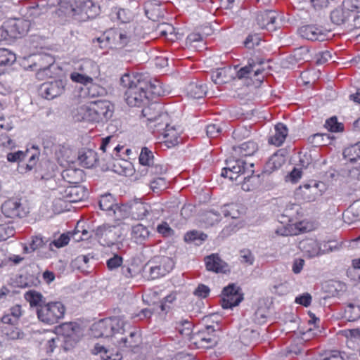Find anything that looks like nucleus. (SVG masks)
<instances>
[{
	"label": "nucleus",
	"mask_w": 360,
	"mask_h": 360,
	"mask_svg": "<svg viewBox=\"0 0 360 360\" xmlns=\"http://www.w3.org/2000/svg\"><path fill=\"white\" fill-rule=\"evenodd\" d=\"M192 323L188 320H181L176 323V330L183 336H188L192 331Z\"/></svg>",
	"instance_id": "obj_56"
},
{
	"label": "nucleus",
	"mask_w": 360,
	"mask_h": 360,
	"mask_svg": "<svg viewBox=\"0 0 360 360\" xmlns=\"http://www.w3.org/2000/svg\"><path fill=\"white\" fill-rule=\"evenodd\" d=\"M274 131L275 133L269 137L268 142L269 144L278 147L285 141L288 134V129L285 124L280 122L275 125Z\"/></svg>",
	"instance_id": "obj_24"
},
{
	"label": "nucleus",
	"mask_w": 360,
	"mask_h": 360,
	"mask_svg": "<svg viewBox=\"0 0 360 360\" xmlns=\"http://www.w3.org/2000/svg\"><path fill=\"white\" fill-rule=\"evenodd\" d=\"M39 150L37 146H32L28 158L27 163H23L18 165V170L20 173H27L32 171L37 165L39 160Z\"/></svg>",
	"instance_id": "obj_33"
},
{
	"label": "nucleus",
	"mask_w": 360,
	"mask_h": 360,
	"mask_svg": "<svg viewBox=\"0 0 360 360\" xmlns=\"http://www.w3.org/2000/svg\"><path fill=\"white\" fill-rule=\"evenodd\" d=\"M139 334L136 330L129 331V335L122 336L117 340V345L120 348L135 347L139 342Z\"/></svg>",
	"instance_id": "obj_40"
},
{
	"label": "nucleus",
	"mask_w": 360,
	"mask_h": 360,
	"mask_svg": "<svg viewBox=\"0 0 360 360\" xmlns=\"http://www.w3.org/2000/svg\"><path fill=\"white\" fill-rule=\"evenodd\" d=\"M54 166V164L50 161L46 160L41 162L39 167L36 170L37 178L41 179H50L53 176Z\"/></svg>",
	"instance_id": "obj_43"
},
{
	"label": "nucleus",
	"mask_w": 360,
	"mask_h": 360,
	"mask_svg": "<svg viewBox=\"0 0 360 360\" xmlns=\"http://www.w3.org/2000/svg\"><path fill=\"white\" fill-rule=\"evenodd\" d=\"M352 15V11L348 8H336L330 13V20L337 25H345L347 28L349 18Z\"/></svg>",
	"instance_id": "obj_22"
},
{
	"label": "nucleus",
	"mask_w": 360,
	"mask_h": 360,
	"mask_svg": "<svg viewBox=\"0 0 360 360\" xmlns=\"http://www.w3.org/2000/svg\"><path fill=\"white\" fill-rule=\"evenodd\" d=\"M343 156L349 162H355L360 159V141L345 148Z\"/></svg>",
	"instance_id": "obj_50"
},
{
	"label": "nucleus",
	"mask_w": 360,
	"mask_h": 360,
	"mask_svg": "<svg viewBox=\"0 0 360 360\" xmlns=\"http://www.w3.org/2000/svg\"><path fill=\"white\" fill-rule=\"evenodd\" d=\"M186 91L191 98H200L206 94L207 86L202 81L192 80L186 86Z\"/></svg>",
	"instance_id": "obj_26"
},
{
	"label": "nucleus",
	"mask_w": 360,
	"mask_h": 360,
	"mask_svg": "<svg viewBox=\"0 0 360 360\" xmlns=\"http://www.w3.org/2000/svg\"><path fill=\"white\" fill-rule=\"evenodd\" d=\"M24 297L27 301L31 307H36L37 309L40 306L44 305L45 302L43 300V295L35 290H29L24 295Z\"/></svg>",
	"instance_id": "obj_49"
},
{
	"label": "nucleus",
	"mask_w": 360,
	"mask_h": 360,
	"mask_svg": "<svg viewBox=\"0 0 360 360\" xmlns=\"http://www.w3.org/2000/svg\"><path fill=\"white\" fill-rule=\"evenodd\" d=\"M82 91H84L85 96L89 98L102 96L106 94V91L103 87L94 83L93 81L90 82L86 87L82 88Z\"/></svg>",
	"instance_id": "obj_48"
},
{
	"label": "nucleus",
	"mask_w": 360,
	"mask_h": 360,
	"mask_svg": "<svg viewBox=\"0 0 360 360\" xmlns=\"http://www.w3.org/2000/svg\"><path fill=\"white\" fill-rule=\"evenodd\" d=\"M221 306L223 309H232L243 300L240 288L234 283L229 284L222 290Z\"/></svg>",
	"instance_id": "obj_12"
},
{
	"label": "nucleus",
	"mask_w": 360,
	"mask_h": 360,
	"mask_svg": "<svg viewBox=\"0 0 360 360\" xmlns=\"http://www.w3.org/2000/svg\"><path fill=\"white\" fill-rule=\"evenodd\" d=\"M298 247L300 250L303 252L304 255L309 258L318 257L337 249L336 246L325 244L324 249L321 250L319 243L316 240L312 238L302 240L300 242Z\"/></svg>",
	"instance_id": "obj_10"
},
{
	"label": "nucleus",
	"mask_w": 360,
	"mask_h": 360,
	"mask_svg": "<svg viewBox=\"0 0 360 360\" xmlns=\"http://www.w3.org/2000/svg\"><path fill=\"white\" fill-rule=\"evenodd\" d=\"M214 332L215 329L212 326H207L205 330L193 334L191 339L199 348H210L217 342Z\"/></svg>",
	"instance_id": "obj_14"
},
{
	"label": "nucleus",
	"mask_w": 360,
	"mask_h": 360,
	"mask_svg": "<svg viewBox=\"0 0 360 360\" xmlns=\"http://www.w3.org/2000/svg\"><path fill=\"white\" fill-rule=\"evenodd\" d=\"M1 211L5 217L8 218H23L27 215L25 207L18 198H10L6 200L1 205Z\"/></svg>",
	"instance_id": "obj_16"
},
{
	"label": "nucleus",
	"mask_w": 360,
	"mask_h": 360,
	"mask_svg": "<svg viewBox=\"0 0 360 360\" xmlns=\"http://www.w3.org/2000/svg\"><path fill=\"white\" fill-rule=\"evenodd\" d=\"M310 360H359L354 353H347L338 350L327 352L314 356Z\"/></svg>",
	"instance_id": "obj_20"
},
{
	"label": "nucleus",
	"mask_w": 360,
	"mask_h": 360,
	"mask_svg": "<svg viewBox=\"0 0 360 360\" xmlns=\"http://www.w3.org/2000/svg\"><path fill=\"white\" fill-rule=\"evenodd\" d=\"M131 217L135 220H143L149 214L150 206L146 202L134 201L129 205Z\"/></svg>",
	"instance_id": "obj_23"
},
{
	"label": "nucleus",
	"mask_w": 360,
	"mask_h": 360,
	"mask_svg": "<svg viewBox=\"0 0 360 360\" xmlns=\"http://www.w3.org/2000/svg\"><path fill=\"white\" fill-rule=\"evenodd\" d=\"M110 326L108 318L101 319L91 326V335L96 338L111 337L113 335Z\"/></svg>",
	"instance_id": "obj_21"
},
{
	"label": "nucleus",
	"mask_w": 360,
	"mask_h": 360,
	"mask_svg": "<svg viewBox=\"0 0 360 360\" xmlns=\"http://www.w3.org/2000/svg\"><path fill=\"white\" fill-rule=\"evenodd\" d=\"M278 19L281 20L279 15L273 11H266L259 12L256 17L257 25L261 29L266 30L269 32L276 30L280 27Z\"/></svg>",
	"instance_id": "obj_15"
},
{
	"label": "nucleus",
	"mask_w": 360,
	"mask_h": 360,
	"mask_svg": "<svg viewBox=\"0 0 360 360\" xmlns=\"http://www.w3.org/2000/svg\"><path fill=\"white\" fill-rule=\"evenodd\" d=\"M264 61L258 58H250L248 64L236 71V77L238 79H250L253 81L262 82L265 77Z\"/></svg>",
	"instance_id": "obj_7"
},
{
	"label": "nucleus",
	"mask_w": 360,
	"mask_h": 360,
	"mask_svg": "<svg viewBox=\"0 0 360 360\" xmlns=\"http://www.w3.org/2000/svg\"><path fill=\"white\" fill-rule=\"evenodd\" d=\"M162 106L158 103H151L145 106L141 111L142 116L146 117L149 122L155 121V119L162 115Z\"/></svg>",
	"instance_id": "obj_38"
},
{
	"label": "nucleus",
	"mask_w": 360,
	"mask_h": 360,
	"mask_svg": "<svg viewBox=\"0 0 360 360\" xmlns=\"http://www.w3.org/2000/svg\"><path fill=\"white\" fill-rule=\"evenodd\" d=\"M18 324L2 323L1 326V333L4 337L8 340H16L24 338V333L18 327Z\"/></svg>",
	"instance_id": "obj_32"
},
{
	"label": "nucleus",
	"mask_w": 360,
	"mask_h": 360,
	"mask_svg": "<svg viewBox=\"0 0 360 360\" xmlns=\"http://www.w3.org/2000/svg\"><path fill=\"white\" fill-rule=\"evenodd\" d=\"M299 189L303 195L304 200L307 201H313L315 200V193L317 189V184L316 182H314L313 186L309 184H303L300 186Z\"/></svg>",
	"instance_id": "obj_52"
},
{
	"label": "nucleus",
	"mask_w": 360,
	"mask_h": 360,
	"mask_svg": "<svg viewBox=\"0 0 360 360\" xmlns=\"http://www.w3.org/2000/svg\"><path fill=\"white\" fill-rule=\"evenodd\" d=\"M98 205L101 210L105 211L108 215L116 206L115 199L112 194L105 193L101 195Z\"/></svg>",
	"instance_id": "obj_47"
},
{
	"label": "nucleus",
	"mask_w": 360,
	"mask_h": 360,
	"mask_svg": "<svg viewBox=\"0 0 360 360\" xmlns=\"http://www.w3.org/2000/svg\"><path fill=\"white\" fill-rule=\"evenodd\" d=\"M123 258L120 255L115 254L112 257L107 260L106 265L109 270L112 271L121 266Z\"/></svg>",
	"instance_id": "obj_64"
},
{
	"label": "nucleus",
	"mask_w": 360,
	"mask_h": 360,
	"mask_svg": "<svg viewBox=\"0 0 360 360\" xmlns=\"http://www.w3.org/2000/svg\"><path fill=\"white\" fill-rule=\"evenodd\" d=\"M144 78L146 79V82L148 84L147 86V93L149 95V92L151 94H154L155 96H160L163 94L162 90L161 83L159 81H154L152 82L150 79H148L145 76Z\"/></svg>",
	"instance_id": "obj_61"
},
{
	"label": "nucleus",
	"mask_w": 360,
	"mask_h": 360,
	"mask_svg": "<svg viewBox=\"0 0 360 360\" xmlns=\"http://www.w3.org/2000/svg\"><path fill=\"white\" fill-rule=\"evenodd\" d=\"M131 40V36L125 30L120 28H112L106 30L103 34L94 40L97 41L101 49H122L126 46Z\"/></svg>",
	"instance_id": "obj_4"
},
{
	"label": "nucleus",
	"mask_w": 360,
	"mask_h": 360,
	"mask_svg": "<svg viewBox=\"0 0 360 360\" xmlns=\"http://www.w3.org/2000/svg\"><path fill=\"white\" fill-rule=\"evenodd\" d=\"M139 160L141 165L144 166H150L154 163L153 153L147 147L142 148Z\"/></svg>",
	"instance_id": "obj_54"
},
{
	"label": "nucleus",
	"mask_w": 360,
	"mask_h": 360,
	"mask_svg": "<svg viewBox=\"0 0 360 360\" xmlns=\"http://www.w3.org/2000/svg\"><path fill=\"white\" fill-rule=\"evenodd\" d=\"M78 160L83 167L91 168L98 162L97 153L91 149H84L79 152Z\"/></svg>",
	"instance_id": "obj_30"
},
{
	"label": "nucleus",
	"mask_w": 360,
	"mask_h": 360,
	"mask_svg": "<svg viewBox=\"0 0 360 360\" xmlns=\"http://www.w3.org/2000/svg\"><path fill=\"white\" fill-rule=\"evenodd\" d=\"M30 153V149H27L25 151L18 150L14 153H8L6 158L8 162H18L25 160Z\"/></svg>",
	"instance_id": "obj_59"
},
{
	"label": "nucleus",
	"mask_w": 360,
	"mask_h": 360,
	"mask_svg": "<svg viewBox=\"0 0 360 360\" xmlns=\"http://www.w3.org/2000/svg\"><path fill=\"white\" fill-rule=\"evenodd\" d=\"M120 84L127 88L124 100L130 107H142L149 103L147 93L148 86L144 75L141 73H126L120 78Z\"/></svg>",
	"instance_id": "obj_2"
},
{
	"label": "nucleus",
	"mask_w": 360,
	"mask_h": 360,
	"mask_svg": "<svg viewBox=\"0 0 360 360\" xmlns=\"http://www.w3.org/2000/svg\"><path fill=\"white\" fill-rule=\"evenodd\" d=\"M108 320L111 325L110 328L113 335L117 334L123 335L126 332L125 326L127 323L124 320L122 316L108 317Z\"/></svg>",
	"instance_id": "obj_44"
},
{
	"label": "nucleus",
	"mask_w": 360,
	"mask_h": 360,
	"mask_svg": "<svg viewBox=\"0 0 360 360\" xmlns=\"http://www.w3.org/2000/svg\"><path fill=\"white\" fill-rule=\"evenodd\" d=\"M298 33L302 38L311 41H322L326 38L325 30L314 25L302 26L299 28Z\"/></svg>",
	"instance_id": "obj_18"
},
{
	"label": "nucleus",
	"mask_w": 360,
	"mask_h": 360,
	"mask_svg": "<svg viewBox=\"0 0 360 360\" xmlns=\"http://www.w3.org/2000/svg\"><path fill=\"white\" fill-rule=\"evenodd\" d=\"M253 163H247L242 159H229L226 161V167L222 169L221 175L233 181L240 174H253Z\"/></svg>",
	"instance_id": "obj_8"
},
{
	"label": "nucleus",
	"mask_w": 360,
	"mask_h": 360,
	"mask_svg": "<svg viewBox=\"0 0 360 360\" xmlns=\"http://www.w3.org/2000/svg\"><path fill=\"white\" fill-rule=\"evenodd\" d=\"M285 162V158L281 150L277 151L273 154L267 162V167L272 169L276 170L282 167Z\"/></svg>",
	"instance_id": "obj_51"
},
{
	"label": "nucleus",
	"mask_w": 360,
	"mask_h": 360,
	"mask_svg": "<svg viewBox=\"0 0 360 360\" xmlns=\"http://www.w3.org/2000/svg\"><path fill=\"white\" fill-rule=\"evenodd\" d=\"M207 236L202 231L193 230L185 233L184 239L186 243H193L196 245H200L206 240Z\"/></svg>",
	"instance_id": "obj_46"
},
{
	"label": "nucleus",
	"mask_w": 360,
	"mask_h": 360,
	"mask_svg": "<svg viewBox=\"0 0 360 360\" xmlns=\"http://www.w3.org/2000/svg\"><path fill=\"white\" fill-rule=\"evenodd\" d=\"M92 103L89 105H82L77 108L75 117L77 121L96 122L94 113L92 111Z\"/></svg>",
	"instance_id": "obj_36"
},
{
	"label": "nucleus",
	"mask_w": 360,
	"mask_h": 360,
	"mask_svg": "<svg viewBox=\"0 0 360 360\" xmlns=\"http://www.w3.org/2000/svg\"><path fill=\"white\" fill-rule=\"evenodd\" d=\"M233 150L236 155L240 156H251L257 151L258 144L253 141H248L233 146Z\"/></svg>",
	"instance_id": "obj_35"
},
{
	"label": "nucleus",
	"mask_w": 360,
	"mask_h": 360,
	"mask_svg": "<svg viewBox=\"0 0 360 360\" xmlns=\"http://www.w3.org/2000/svg\"><path fill=\"white\" fill-rule=\"evenodd\" d=\"M95 238L103 246H111L121 238V229L118 225L104 224L93 231Z\"/></svg>",
	"instance_id": "obj_9"
},
{
	"label": "nucleus",
	"mask_w": 360,
	"mask_h": 360,
	"mask_svg": "<svg viewBox=\"0 0 360 360\" xmlns=\"http://www.w3.org/2000/svg\"><path fill=\"white\" fill-rule=\"evenodd\" d=\"M205 262L208 271L224 274L230 272L229 264L223 261L217 254L207 256L205 258Z\"/></svg>",
	"instance_id": "obj_19"
},
{
	"label": "nucleus",
	"mask_w": 360,
	"mask_h": 360,
	"mask_svg": "<svg viewBox=\"0 0 360 360\" xmlns=\"http://www.w3.org/2000/svg\"><path fill=\"white\" fill-rule=\"evenodd\" d=\"M59 7L66 16L77 21H86L96 15V6L91 0H60Z\"/></svg>",
	"instance_id": "obj_3"
},
{
	"label": "nucleus",
	"mask_w": 360,
	"mask_h": 360,
	"mask_svg": "<svg viewBox=\"0 0 360 360\" xmlns=\"http://www.w3.org/2000/svg\"><path fill=\"white\" fill-rule=\"evenodd\" d=\"M66 85L65 79H54L41 84L39 92L43 98L51 100L60 96L64 92Z\"/></svg>",
	"instance_id": "obj_11"
},
{
	"label": "nucleus",
	"mask_w": 360,
	"mask_h": 360,
	"mask_svg": "<svg viewBox=\"0 0 360 360\" xmlns=\"http://www.w3.org/2000/svg\"><path fill=\"white\" fill-rule=\"evenodd\" d=\"M326 128L331 132H340L344 130V125L342 123L338 122L335 116L331 117L328 119L325 123Z\"/></svg>",
	"instance_id": "obj_58"
},
{
	"label": "nucleus",
	"mask_w": 360,
	"mask_h": 360,
	"mask_svg": "<svg viewBox=\"0 0 360 360\" xmlns=\"http://www.w3.org/2000/svg\"><path fill=\"white\" fill-rule=\"evenodd\" d=\"M22 316L21 307L18 304L10 308L8 311L1 317V323L18 324L19 319Z\"/></svg>",
	"instance_id": "obj_39"
},
{
	"label": "nucleus",
	"mask_w": 360,
	"mask_h": 360,
	"mask_svg": "<svg viewBox=\"0 0 360 360\" xmlns=\"http://www.w3.org/2000/svg\"><path fill=\"white\" fill-rule=\"evenodd\" d=\"M173 259L167 256H155L144 266L143 271L148 279L154 280L166 276L174 268Z\"/></svg>",
	"instance_id": "obj_5"
},
{
	"label": "nucleus",
	"mask_w": 360,
	"mask_h": 360,
	"mask_svg": "<svg viewBox=\"0 0 360 360\" xmlns=\"http://www.w3.org/2000/svg\"><path fill=\"white\" fill-rule=\"evenodd\" d=\"M150 234L148 229L141 224H136L131 228V238L137 244H144L148 240Z\"/></svg>",
	"instance_id": "obj_29"
},
{
	"label": "nucleus",
	"mask_w": 360,
	"mask_h": 360,
	"mask_svg": "<svg viewBox=\"0 0 360 360\" xmlns=\"http://www.w3.org/2000/svg\"><path fill=\"white\" fill-rule=\"evenodd\" d=\"M342 318L348 321H355L360 318V305L349 303L344 307Z\"/></svg>",
	"instance_id": "obj_42"
},
{
	"label": "nucleus",
	"mask_w": 360,
	"mask_h": 360,
	"mask_svg": "<svg viewBox=\"0 0 360 360\" xmlns=\"http://www.w3.org/2000/svg\"><path fill=\"white\" fill-rule=\"evenodd\" d=\"M56 156L61 166H65L70 162H73L75 160L72 150L65 146H59L58 149L56 151Z\"/></svg>",
	"instance_id": "obj_37"
},
{
	"label": "nucleus",
	"mask_w": 360,
	"mask_h": 360,
	"mask_svg": "<svg viewBox=\"0 0 360 360\" xmlns=\"http://www.w3.org/2000/svg\"><path fill=\"white\" fill-rule=\"evenodd\" d=\"M78 71L88 75L91 78L97 77L99 75V67L90 59L82 60L75 68Z\"/></svg>",
	"instance_id": "obj_27"
},
{
	"label": "nucleus",
	"mask_w": 360,
	"mask_h": 360,
	"mask_svg": "<svg viewBox=\"0 0 360 360\" xmlns=\"http://www.w3.org/2000/svg\"><path fill=\"white\" fill-rule=\"evenodd\" d=\"M15 55L7 49L0 48V66L11 65L15 61Z\"/></svg>",
	"instance_id": "obj_53"
},
{
	"label": "nucleus",
	"mask_w": 360,
	"mask_h": 360,
	"mask_svg": "<svg viewBox=\"0 0 360 360\" xmlns=\"http://www.w3.org/2000/svg\"><path fill=\"white\" fill-rule=\"evenodd\" d=\"M168 121L169 117L167 113L163 112L155 119V121L148 123V125L153 130V132H157L161 134L162 132L169 126Z\"/></svg>",
	"instance_id": "obj_41"
},
{
	"label": "nucleus",
	"mask_w": 360,
	"mask_h": 360,
	"mask_svg": "<svg viewBox=\"0 0 360 360\" xmlns=\"http://www.w3.org/2000/svg\"><path fill=\"white\" fill-rule=\"evenodd\" d=\"M70 79L75 82L80 83L84 85V87H86L90 82L93 81V79L89 77L88 75L82 73V72H72L70 74Z\"/></svg>",
	"instance_id": "obj_62"
},
{
	"label": "nucleus",
	"mask_w": 360,
	"mask_h": 360,
	"mask_svg": "<svg viewBox=\"0 0 360 360\" xmlns=\"http://www.w3.org/2000/svg\"><path fill=\"white\" fill-rule=\"evenodd\" d=\"M61 176L70 184H79L84 180V172L81 169L70 167L62 172Z\"/></svg>",
	"instance_id": "obj_25"
},
{
	"label": "nucleus",
	"mask_w": 360,
	"mask_h": 360,
	"mask_svg": "<svg viewBox=\"0 0 360 360\" xmlns=\"http://www.w3.org/2000/svg\"><path fill=\"white\" fill-rule=\"evenodd\" d=\"M221 212L225 217H231V219H240L245 212L244 207L238 204L230 203L224 205L220 207Z\"/></svg>",
	"instance_id": "obj_34"
},
{
	"label": "nucleus",
	"mask_w": 360,
	"mask_h": 360,
	"mask_svg": "<svg viewBox=\"0 0 360 360\" xmlns=\"http://www.w3.org/2000/svg\"><path fill=\"white\" fill-rule=\"evenodd\" d=\"M221 214H222L221 210H211L207 211L204 215V221L209 226H214L221 221Z\"/></svg>",
	"instance_id": "obj_55"
},
{
	"label": "nucleus",
	"mask_w": 360,
	"mask_h": 360,
	"mask_svg": "<svg viewBox=\"0 0 360 360\" xmlns=\"http://www.w3.org/2000/svg\"><path fill=\"white\" fill-rule=\"evenodd\" d=\"M259 176H253V174H248L244 177V181L242 183V189L245 191H250L256 187V183L258 181Z\"/></svg>",
	"instance_id": "obj_57"
},
{
	"label": "nucleus",
	"mask_w": 360,
	"mask_h": 360,
	"mask_svg": "<svg viewBox=\"0 0 360 360\" xmlns=\"http://www.w3.org/2000/svg\"><path fill=\"white\" fill-rule=\"evenodd\" d=\"M164 137V142L168 148L174 147L181 143L182 138L176 129L169 126L161 134Z\"/></svg>",
	"instance_id": "obj_31"
},
{
	"label": "nucleus",
	"mask_w": 360,
	"mask_h": 360,
	"mask_svg": "<svg viewBox=\"0 0 360 360\" xmlns=\"http://www.w3.org/2000/svg\"><path fill=\"white\" fill-rule=\"evenodd\" d=\"M240 261L242 264L252 265L255 261V257L252 252L248 249L240 250Z\"/></svg>",
	"instance_id": "obj_63"
},
{
	"label": "nucleus",
	"mask_w": 360,
	"mask_h": 360,
	"mask_svg": "<svg viewBox=\"0 0 360 360\" xmlns=\"http://www.w3.org/2000/svg\"><path fill=\"white\" fill-rule=\"evenodd\" d=\"M167 181L163 177L155 178L150 183V187L151 190L155 193H160L167 188Z\"/></svg>",
	"instance_id": "obj_60"
},
{
	"label": "nucleus",
	"mask_w": 360,
	"mask_h": 360,
	"mask_svg": "<svg viewBox=\"0 0 360 360\" xmlns=\"http://www.w3.org/2000/svg\"><path fill=\"white\" fill-rule=\"evenodd\" d=\"M212 80L216 84H226L235 79L232 74V68L231 67H224L218 68L212 74Z\"/></svg>",
	"instance_id": "obj_28"
},
{
	"label": "nucleus",
	"mask_w": 360,
	"mask_h": 360,
	"mask_svg": "<svg viewBox=\"0 0 360 360\" xmlns=\"http://www.w3.org/2000/svg\"><path fill=\"white\" fill-rule=\"evenodd\" d=\"M59 198L69 202H77L86 197L87 191L84 187L75 184L74 186H60L58 188Z\"/></svg>",
	"instance_id": "obj_13"
},
{
	"label": "nucleus",
	"mask_w": 360,
	"mask_h": 360,
	"mask_svg": "<svg viewBox=\"0 0 360 360\" xmlns=\"http://www.w3.org/2000/svg\"><path fill=\"white\" fill-rule=\"evenodd\" d=\"M93 112L96 122H104L110 119L113 114V106L108 101H97L92 103Z\"/></svg>",
	"instance_id": "obj_17"
},
{
	"label": "nucleus",
	"mask_w": 360,
	"mask_h": 360,
	"mask_svg": "<svg viewBox=\"0 0 360 360\" xmlns=\"http://www.w3.org/2000/svg\"><path fill=\"white\" fill-rule=\"evenodd\" d=\"M108 215L113 217L117 221L128 218L131 217L129 205L122 204L119 205L116 203V206L112 208V212Z\"/></svg>",
	"instance_id": "obj_45"
},
{
	"label": "nucleus",
	"mask_w": 360,
	"mask_h": 360,
	"mask_svg": "<svg viewBox=\"0 0 360 360\" xmlns=\"http://www.w3.org/2000/svg\"><path fill=\"white\" fill-rule=\"evenodd\" d=\"M65 307L60 302H50L37 309L39 320L47 324L58 323L64 317Z\"/></svg>",
	"instance_id": "obj_6"
},
{
	"label": "nucleus",
	"mask_w": 360,
	"mask_h": 360,
	"mask_svg": "<svg viewBox=\"0 0 360 360\" xmlns=\"http://www.w3.org/2000/svg\"><path fill=\"white\" fill-rule=\"evenodd\" d=\"M42 0H22L18 12L22 18H15L8 14L7 20L3 23L6 34L18 38L26 34L30 27L31 20L39 16L47 11Z\"/></svg>",
	"instance_id": "obj_1"
}]
</instances>
